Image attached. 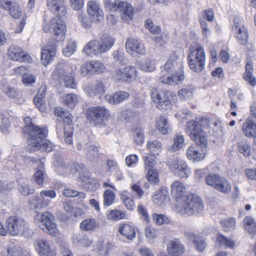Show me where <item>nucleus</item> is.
Segmentation results:
<instances>
[{
    "instance_id": "1",
    "label": "nucleus",
    "mask_w": 256,
    "mask_h": 256,
    "mask_svg": "<svg viewBox=\"0 0 256 256\" xmlns=\"http://www.w3.org/2000/svg\"><path fill=\"white\" fill-rule=\"evenodd\" d=\"M208 122L206 118H202L199 121L190 120L186 126V132L202 148H206L208 146L207 139L202 127L208 126Z\"/></svg>"
},
{
    "instance_id": "2",
    "label": "nucleus",
    "mask_w": 256,
    "mask_h": 256,
    "mask_svg": "<svg viewBox=\"0 0 256 256\" xmlns=\"http://www.w3.org/2000/svg\"><path fill=\"white\" fill-rule=\"evenodd\" d=\"M180 211L188 216L196 213L200 214L204 210V204L202 200L196 195L188 194L182 197V199L177 203Z\"/></svg>"
},
{
    "instance_id": "3",
    "label": "nucleus",
    "mask_w": 256,
    "mask_h": 256,
    "mask_svg": "<svg viewBox=\"0 0 256 256\" xmlns=\"http://www.w3.org/2000/svg\"><path fill=\"white\" fill-rule=\"evenodd\" d=\"M190 68L194 72H200L204 68L206 54L202 46L198 44L190 46L188 56Z\"/></svg>"
},
{
    "instance_id": "4",
    "label": "nucleus",
    "mask_w": 256,
    "mask_h": 256,
    "mask_svg": "<svg viewBox=\"0 0 256 256\" xmlns=\"http://www.w3.org/2000/svg\"><path fill=\"white\" fill-rule=\"evenodd\" d=\"M24 131L28 132L30 136L28 148L30 151L39 150L40 142H42V140L46 137L48 132L46 128L40 127L34 124L25 126Z\"/></svg>"
},
{
    "instance_id": "5",
    "label": "nucleus",
    "mask_w": 256,
    "mask_h": 256,
    "mask_svg": "<svg viewBox=\"0 0 256 256\" xmlns=\"http://www.w3.org/2000/svg\"><path fill=\"white\" fill-rule=\"evenodd\" d=\"M54 220V216L48 212L38 214L34 220L41 230L52 236H57L59 234V230Z\"/></svg>"
},
{
    "instance_id": "6",
    "label": "nucleus",
    "mask_w": 256,
    "mask_h": 256,
    "mask_svg": "<svg viewBox=\"0 0 256 256\" xmlns=\"http://www.w3.org/2000/svg\"><path fill=\"white\" fill-rule=\"evenodd\" d=\"M105 7L110 11H118L120 14V18L124 22H129L134 17V8L132 5L120 0H104Z\"/></svg>"
},
{
    "instance_id": "7",
    "label": "nucleus",
    "mask_w": 256,
    "mask_h": 256,
    "mask_svg": "<svg viewBox=\"0 0 256 256\" xmlns=\"http://www.w3.org/2000/svg\"><path fill=\"white\" fill-rule=\"evenodd\" d=\"M86 114L92 124L102 126L106 124L105 121L109 116V112L104 107L98 106L89 108Z\"/></svg>"
},
{
    "instance_id": "8",
    "label": "nucleus",
    "mask_w": 256,
    "mask_h": 256,
    "mask_svg": "<svg viewBox=\"0 0 256 256\" xmlns=\"http://www.w3.org/2000/svg\"><path fill=\"white\" fill-rule=\"evenodd\" d=\"M151 98L152 102L156 104V107L162 110H166L172 107L170 100L171 92L170 91H159L156 88L151 90Z\"/></svg>"
},
{
    "instance_id": "9",
    "label": "nucleus",
    "mask_w": 256,
    "mask_h": 256,
    "mask_svg": "<svg viewBox=\"0 0 256 256\" xmlns=\"http://www.w3.org/2000/svg\"><path fill=\"white\" fill-rule=\"evenodd\" d=\"M207 184L224 194L229 193L231 191V185L224 178L215 174H210L205 178Z\"/></svg>"
},
{
    "instance_id": "10",
    "label": "nucleus",
    "mask_w": 256,
    "mask_h": 256,
    "mask_svg": "<svg viewBox=\"0 0 256 256\" xmlns=\"http://www.w3.org/2000/svg\"><path fill=\"white\" fill-rule=\"evenodd\" d=\"M166 164L171 172L181 178H186L189 174V168L186 162L177 157H170Z\"/></svg>"
},
{
    "instance_id": "11",
    "label": "nucleus",
    "mask_w": 256,
    "mask_h": 256,
    "mask_svg": "<svg viewBox=\"0 0 256 256\" xmlns=\"http://www.w3.org/2000/svg\"><path fill=\"white\" fill-rule=\"evenodd\" d=\"M27 225V222L22 218L12 216L8 218L6 222V228L7 232L11 236H16Z\"/></svg>"
},
{
    "instance_id": "12",
    "label": "nucleus",
    "mask_w": 256,
    "mask_h": 256,
    "mask_svg": "<svg viewBox=\"0 0 256 256\" xmlns=\"http://www.w3.org/2000/svg\"><path fill=\"white\" fill-rule=\"evenodd\" d=\"M105 70V66L99 61L92 60L84 64L80 68V74L84 76H92L95 74L102 72Z\"/></svg>"
},
{
    "instance_id": "13",
    "label": "nucleus",
    "mask_w": 256,
    "mask_h": 256,
    "mask_svg": "<svg viewBox=\"0 0 256 256\" xmlns=\"http://www.w3.org/2000/svg\"><path fill=\"white\" fill-rule=\"evenodd\" d=\"M51 25H53L54 36L51 42H57L63 40L65 38L66 26L64 22L60 18L56 17L51 20Z\"/></svg>"
},
{
    "instance_id": "14",
    "label": "nucleus",
    "mask_w": 256,
    "mask_h": 256,
    "mask_svg": "<svg viewBox=\"0 0 256 256\" xmlns=\"http://www.w3.org/2000/svg\"><path fill=\"white\" fill-rule=\"evenodd\" d=\"M56 52V42H49L46 46L42 48L41 60L43 64L46 66L54 58Z\"/></svg>"
},
{
    "instance_id": "15",
    "label": "nucleus",
    "mask_w": 256,
    "mask_h": 256,
    "mask_svg": "<svg viewBox=\"0 0 256 256\" xmlns=\"http://www.w3.org/2000/svg\"><path fill=\"white\" fill-rule=\"evenodd\" d=\"M8 57L14 61L30 62L31 60L30 55L23 51L22 48L16 46H10L8 48Z\"/></svg>"
},
{
    "instance_id": "16",
    "label": "nucleus",
    "mask_w": 256,
    "mask_h": 256,
    "mask_svg": "<svg viewBox=\"0 0 256 256\" xmlns=\"http://www.w3.org/2000/svg\"><path fill=\"white\" fill-rule=\"evenodd\" d=\"M46 6L50 12L56 15V17H62L66 12V4L63 0H46Z\"/></svg>"
},
{
    "instance_id": "17",
    "label": "nucleus",
    "mask_w": 256,
    "mask_h": 256,
    "mask_svg": "<svg viewBox=\"0 0 256 256\" xmlns=\"http://www.w3.org/2000/svg\"><path fill=\"white\" fill-rule=\"evenodd\" d=\"M63 118L64 122L66 124V126H64V141L68 144H71L72 143V130L73 128L71 124L72 120V116L68 112H64L62 116Z\"/></svg>"
},
{
    "instance_id": "18",
    "label": "nucleus",
    "mask_w": 256,
    "mask_h": 256,
    "mask_svg": "<svg viewBox=\"0 0 256 256\" xmlns=\"http://www.w3.org/2000/svg\"><path fill=\"white\" fill-rule=\"evenodd\" d=\"M35 248L40 256H56L55 252L50 248V242L46 240H36Z\"/></svg>"
},
{
    "instance_id": "19",
    "label": "nucleus",
    "mask_w": 256,
    "mask_h": 256,
    "mask_svg": "<svg viewBox=\"0 0 256 256\" xmlns=\"http://www.w3.org/2000/svg\"><path fill=\"white\" fill-rule=\"evenodd\" d=\"M136 68L133 66H128L124 68L118 70L116 71L115 77L118 80L129 81L135 78L136 75Z\"/></svg>"
},
{
    "instance_id": "20",
    "label": "nucleus",
    "mask_w": 256,
    "mask_h": 256,
    "mask_svg": "<svg viewBox=\"0 0 256 256\" xmlns=\"http://www.w3.org/2000/svg\"><path fill=\"white\" fill-rule=\"evenodd\" d=\"M126 48L128 52L131 54L134 52L144 54L146 51L144 46L138 40L132 38H128L126 40Z\"/></svg>"
},
{
    "instance_id": "21",
    "label": "nucleus",
    "mask_w": 256,
    "mask_h": 256,
    "mask_svg": "<svg viewBox=\"0 0 256 256\" xmlns=\"http://www.w3.org/2000/svg\"><path fill=\"white\" fill-rule=\"evenodd\" d=\"M84 91L89 97L101 95L105 92L104 84L100 81H97L96 84L89 83L84 88Z\"/></svg>"
},
{
    "instance_id": "22",
    "label": "nucleus",
    "mask_w": 256,
    "mask_h": 256,
    "mask_svg": "<svg viewBox=\"0 0 256 256\" xmlns=\"http://www.w3.org/2000/svg\"><path fill=\"white\" fill-rule=\"evenodd\" d=\"M234 28L236 30V39L242 45H246L248 42V34L246 28L241 24H238L236 20H234Z\"/></svg>"
},
{
    "instance_id": "23",
    "label": "nucleus",
    "mask_w": 256,
    "mask_h": 256,
    "mask_svg": "<svg viewBox=\"0 0 256 256\" xmlns=\"http://www.w3.org/2000/svg\"><path fill=\"white\" fill-rule=\"evenodd\" d=\"M87 12L90 16H92L93 19L97 20L98 22H100L103 20V12L96 1H90L88 3Z\"/></svg>"
},
{
    "instance_id": "24",
    "label": "nucleus",
    "mask_w": 256,
    "mask_h": 256,
    "mask_svg": "<svg viewBox=\"0 0 256 256\" xmlns=\"http://www.w3.org/2000/svg\"><path fill=\"white\" fill-rule=\"evenodd\" d=\"M184 252V246L178 239L171 240L168 244L167 252L172 256H180Z\"/></svg>"
},
{
    "instance_id": "25",
    "label": "nucleus",
    "mask_w": 256,
    "mask_h": 256,
    "mask_svg": "<svg viewBox=\"0 0 256 256\" xmlns=\"http://www.w3.org/2000/svg\"><path fill=\"white\" fill-rule=\"evenodd\" d=\"M6 10H8L11 16L16 19L19 18L22 14V10L20 6L16 2H12L10 0H3V4L1 6Z\"/></svg>"
},
{
    "instance_id": "26",
    "label": "nucleus",
    "mask_w": 256,
    "mask_h": 256,
    "mask_svg": "<svg viewBox=\"0 0 256 256\" xmlns=\"http://www.w3.org/2000/svg\"><path fill=\"white\" fill-rule=\"evenodd\" d=\"M171 192L173 196L176 200L177 203L182 199V197L187 194H185L186 188L184 184L179 181H175L171 186Z\"/></svg>"
},
{
    "instance_id": "27",
    "label": "nucleus",
    "mask_w": 256,
    "mask_h": 256,
    "mask_svg": "<svg viewBox=\"0 0 256 256\" xmlns=\"http://www.w3.org/2000/svg\"><path fill=\"white\" fill-rule=\"evenodd\" d=\"M130 94L124 91H120L112 95H106V100L110 104H117L128 99Z\"/></svg>"
},
{
    "instance_id": "28",
    "label": "nucleus",
    "mask_w": 256,
    "mask_h": 256,
    "mask_svg": "<svg viewBox=\"0 0 256 256\" xmlns=\"http://www.w3.org/2000/svg\"><path fill=\"white\" fill-rule=\"evenodd\" d=\"M199 146H190L186 152L188 158L190 160L200 161L202 160L205 157V153L202 150V152H200Z\"/></svg>"
},
{
    "instance_id": "29",
    "label": "nucleus",
    "mask_w": 256,
    "mask_h": 256,
    "mask_svg": "<svg viewBox=\"0 0 256 256\" xmlns=\"http://www.w3.org/2000/svg\"><path fill=\"white\" fill-rule=\"evenodd\" d=\"M50 200L44 198L40 196H32L28 202V204L31 210H36L46 207L49 204Z\"/></svg>"
},
{
    "instance_id": "30",
    "label": "nucleus",
    "mask_w": 256,
    "mask_h": 256,
    "mask_svg": "<svg viewBox=\"0 0 256 256\" xmlns=\"http://www.w3.org/2000/svg\"><path fill=\"white\" fill-rule=\"evenodd\" d=\"M18 190L22 196H27L34 192V188L29 186L28 180L26 178H20L18 180Z\"/></svg>"
},
{
    "instance_id": "31",
    "label": "nucleus",
    "mask_w": 256,
    "mask_h": 256,
    "mask_svg": "<svg viewBox=\"0 0 256 256\" xmlns=\"http://www.w3.org/2000/svg\"><path fill=\"white\" fill-rule=\"evenodd\" d=\"M184 78V76L182 71L178 72H176L172 76H162L159 78V82L166 84H178L179 82H181Z\"/></svg>"
},
{
    "instance_id": "32",
    "label": "nucleus",
    "mask_w": 256,
    "mask_h": 256,
    "mask_svg": "<svg viewBox=\"0 0 256 256\" xmlns=\"http://www.w3.org/2000/svg\"><path fill=\"white\" fill-rule=\"evenodd\" d=\"M242 130L244 135L248 138L256 137V123L252 120H247L243 124Z\"/></svg>"
},
{
    "instance_id": "33",
    "label": "nucleus",
    "mask_w": 256,
    "mask_h": 256,
    "mask_svg": "<svg viewBox=\"0 0 256 256\" xmlns=\"http://www.w3.org/2000/svg\"><path fill=\"white\" fill-rule=\"evenodd\" d=\"M86 150V156L89 161L97 162L100 154L98 148L94 145L90 144L84 149Z\"/></svg>"
},
{
    "instance_id": "34",
    "label": "nucleus",
    "mask_w": 256,
    "mask_h": 256,
    "mask_svg": "<svg viewBox=\"0 0 256 256\" xmlns=\"http://www.w3.org/2000/svg\"><path fill=\"white\" fill-rule=\"evenodd\" d=\"M118 232L129 240L136 237V232L134 228L128 224H122L119 226Z\"/></svg>"
},
{
    "instance_id": "35",
    "label": "nucleus",
    "mask_w": 256,
    "mask_h": 256,
    "mask_svg": "<svg viewBox=\"0 0 256 256\" xmlns=\"http://www.w3.org/2000/svg\"><path fill=\"white\" fill-rule=\"evenodd\" d=\"M253 65L250 60H248L246 65V72L244 74V78L248 84L254 86L256 84V78L253 75Z\"/></svg>"
},
{
    "instance_id": "36",
    "label": "nucleus",
    "mask_w": 256,
    "mask_h": 256,
    "mask_svg": "<svg viewBox=\"0 0 256 256\" xmlns=\"http://www.w3.org/2000/svg\"><path fill=\"white\" fill-rule=\"evenodd\" d=\"M98 42L100 45L99 46L100 52H104L109 50L113 46L114 40L110 36L104 34L101 36Z\"/></svg>"
},
{
    "instance_id": "37",
    "label": "nucleus",
    "mask_w": 256,
    "mask_h": 256,
    "mask_svg": "<svg viewBox=\"0 0 256 256\" xmlns=\"http://www.w3.org/2000/svg\"><path fill=\"white\" fill-rule=\"evenodd\" d=\"M68 66L65 62H59L52 75V78L56 80H62L66 76V68Z\"/></svg>"
},
{
    "instance_id": "38",
    "label": "nucleus",
    "mask_w": 256,
    "mask_h": 256,
    "mask_svg": "<svg viewBox=\"0 0 256 256\" xmlns=\"http://www.w3.org/2000/svg\"><path fill=\"white\" fill-rule=\"evenodd\" d=\"M156 128L162 134L170 132L172 130L166 118L164 116L158 118L156 122Z\"/></svg>"
},
{
    "instance_id": "39",
    "label": "nucleus",
    "mask_w": 256,
    "mask_h": 256,
    "mask_svg": "<svg viewBox=\"0 0 256 256\" xmlns=\"http://www.w3.org/2000/svg\"><path fill=\"white\" fill-rule=\"evenodd\" d=\"M78 19L81 26L86 29L90 28L94 22H98L96 18L93 19L92 16H87L84 13L78 14Z\"/></svg>"
},
{
    "instance_id": "40",
    "label": "nucleus",
    "mask_w": 256,
    "mask_h": 256,
    "mask_svg": "<svg viewBox=\"0 0 256 256\" xmlns=\"http://www.w3.org/2000/svg\"><path fill=\"white\" fill-rule=\"evenodd\" d=\"M78 102V96L74 94H67L63 96L62 103L73 109Z\"/></svg>"
},
{
    "instance_id": "41",
    "label": "nucleus",
    "mask_w": 256,
    "mask_h": 256,
    "mask_svg": "<svg viewBox=\"0 0 256 256\" xmlns=\"http://www.w3.org/2000/svg\"><path fill=\"white\" fill-rule=\"evenodd\" d=\"M243 222L245 229L250 234L252 235L256 234V222L252 217L249 216L245 217Z\"/></svg>"
},
{
    "instance_id": "42",
    "label": "nucleus",
    "mask_w": 256,
    "mask_h": 256,
    "mask_svg": "<svg viewBox=\"0 0 256 256\" xmlns=\"http://www.w3.org/2000/svg\"><path fill=\"white\" fill-rule=\"evenodd\" d=\"M185 234L186 236L190 237V238H194V245L195 248L200 252H202L204 250L206 244L204 242V241L199 236H194V234L190 232H186L185 233Z\"/></svg>"
},
{
    "instance_id": "43",
    "label": "nucleus",
    "mask_w": 256,
    "mask_h": 256,
    "mask_svg": "<svg viewBox=\"0 0 256 256\" xmlns=\"http://www.w3.org/2000/svg\"><path fill=\"white\" fill-rule=\"evenodd\" d=\"M7 252L8 256H30L26 250L16 246L8 248Z\"/></svg>"
},
{
    "instance_id": "44",
    "label": "nucleus",
    "mask_w": 256,
    "mask_h": 256,
    "mask_svg": "<svg viewBox=\"0 0 256 256\" xmlns=\"http://www.w3.org/2000/svg\"><path fill=\"white\" fill-rule=\"evenodd\" d=\"M167 196V192L165 190L160 189L158 190L152 198V201L158 205H161L165 201Z\"/></svg>"
},
{
    "instance_id": "45",
    "label": "nucleus",
    "mask_w": 256,
    "mask_h": 256,
    "mask_svg": "<svg viewBox=\"0 0 256 256\" xmlns=\"http://www.w3.org/2000/svg\"><path fill=\"white\" fill-rule=\"evenodd\" d=\"M96 226V221L94 218L86 219L80 224V227L82 230L88 231L94 230Z\"/></svg>"
},
{
    "instance_id": "46",
    "label": "nucleus",
    "mask_w": 256,
    "mask_h": 256,
    "mask_svg": "<svg viewBox=\"0 0 256 256\" xmlns=\"http://www.w3.org/2000/svg\"><path fill=\"white\" fill-rule=\"evenodd\" d=\"M104 204L106 206H110L112 205L115 199V194L110 190H106L103 194Z\"/></svg>"
},
{
    "instance_id": "47",
    "label": "nucleus",
    "mask_w": 256,
    "mask_h": 256,
    "mask_svg": "<svg viewBox=\"0 0 256 256\" xmlns=\"http://www.w3.org/2000/svg\"><path fill=\"white\" fill-rule=\"evenodd\" d=\"M36 76L30 73L22 74V82L26 86H33L36 82Z\"/></svg>"
},
{
    "instance_id": "48",
    "label": "nucleus",
    "mask_w": 256,
    "mask_h": 256,
    "mask_svg": "<svg viewBox=\"0 0 256 256\" xmlns=\"http://www.w3.org/2000/svg\"><path fill=\"white\" fill-rule=\"evenodd\" d=\"M237 146L239 152L244 156L248 157L250 155V146L246 142H238Z\"/></svg>"
},
{
    "instance_id": "49",
    "label": "nucleus",
    "mask_w": 256,
    "mask_h": 256,
    "mask_svg": "<svg viewBox=\"0 0 256 256\" xmlns=\"http://www.w3.org/2000/svg\"><path fill=\"white\" fill-rule=\"evenodd\" d=\"M184 142V137L182 136L178 135L174 140V144L168 147V149L172 152L178 150L182 148Z\"/></svg>"
},
{
    "instance_id": "50",
    "label": "nucleus",
    "mask_w": 256,
    "mask_h": 256,
    "mask_svg": "<svg viewBox=\"0 0 256 256\" xmlns=\"http://www.w3.org/2000/svg\"><path fill=\"white\" fill-rule=\"evenodd\" d=\"M146 178L148 181L152 184H156L160 182L158 172L157 170H148Z\"/></svg>"
},
{
    "instance_id": "51",
    "label": "nucleus",
    "mask_w": 256,
    "mask_h": 256,
    "mask_svg": "<svg viewBox=\"0 0 256 256\" xmlns=\"http://www.w3.org/2000/svg\"><path fill=\"white\" fill-rule=\"evenodd\" d=\"M216 240L220 245L232 248L235 246L234 242L230 239H228L222 234H218Z\"/></svg>"
},
{
    "instance_id": "52",
    "label": "nucleus",
    "mask_w": 256,
    "mask_h": 256,
    "mask_svg": "<svg viewBox=\"0 0 256 256\" xmlns=\"http://www.w3.org/2000/svg\"><path fill=\"white\" fill-rule=\"evenodd\" d=\"M62 194L64 196L70 198L78 196L80 199H84L86 198L84 193L72 189H66L63 190Z\"/></svg>"
},
{
    "instance_id": "53",
    "label": "nucleus",
    "mask_w": 256,
    "mask_h": 256,
    "mask_svg": "<svg viewBox=\"0 0 256 256\" xmlns=\"http://www.w3.org/2000/svg\"><path fill=\"white\" fill-rule=\"evenodd\" d=\"M140 68L146 72H150L153 71L155 66L153 63L149 60H145L142 62L138 65Z\"/></svg>"
},
{
    "instance_id": "54",
    "label": "nucleus",
    "mask_w": 256,
    "mask_h": 256,
    "mask_svg": "<svg viewBox=\"0 0 256 256\" xmlns=\"http://www.w3.org/2000/svg\"><path fill=\"white\" fill-rule=\"evenodd\" d=\"M134 140L138 145L142 144L144 142V130L141 128H138L134 132Z\"/></svg>"
},
{
    "instance_id": "55",
    "label": "nucleus",
    "mask_w": 256,
    "mask_h": 256,
    "mask_svg": "<svg viewBox=\"0 0 256 256\" xmlns=\"http://www.w3.org/2000/svg\"><path fill=\"white\" fill-rule=\"evenodd\" d=\"M145 26L152 34H158L161 31L160 26L154 24L153 22L149 20H146Z\"/></svg>"
},
{
    "instance_id": "56",
    "label": "nucleus",
    "mask_w": 256,
    "mask_h": 256,
    "mask_svg": "<svg viewBox=\"0 0 256 256\" xmlns=\"http://www.w3.org/2000/svg\"><path fill=\"white\" fill-rule=\"evenodd\" d=\"M144 162L145 163L146 169L148 170H156L154 168L156 162L154 160V158L153 156H146L144 158Z\"/></svg>"
},
{
    "instance_id": "57",
    "label": "nucleus",
    "mask_w": 256,
    "mask_h": 256,
    "mask_svg": "<svg viewBox=\"0 0 256 256\" xmlns=\"http://www.w3.org/2000/svg\"><path fill=\"white\" fill-rule=\"evenodd\" d=\"M193 89L191 86H187L178 91V96L182 99H185L190 97L192 94Z\"/></svg>"
},
{
    "instance_id": "58",
    "label": "nucleus",
    "mask_w": 256,
    "mask_h": 256,
    "mask_svg": "<svg viewBox=\"0 0 256 256\" xmlns=\"http://www.w3.org/2000/svg\"><path fill=\"white\" fill-rule=\"evenodd\" d=\"M125 214L119 210H113L108 214V218L110 220H118L124 218Z\"/></svg>"
},
{
    "instance_id": "59",
    "label": "nucleus",
    "mask_w": 256,
    "mask_h": 256,
    "mask_svg": "<svg viewBox=\"0 0 256 256\" xmlns=\"http://www.w3.org/2000/svg\"><path fill=\"white\" fill-rule=\"evenodd\" d=\"M147 146L152 152H159L162 149V144L158 140H150L147 142Z\"/></svg>"
},
{
    "instance_id": "60",
    "label": "nucleus",
    "mask_w": 256,
    "mask_h": 256,
    "mask_svg": "<svg viewBox=\"0 0 256 256\" xmlns=\"http://www.w3.org/2000/svg\"><path fill=\"white\" fill-rule=\"evenodd\" d=\"M222 228L224 231L228 232L233 228L236 225V222L234 218H230L222 220Z\"/></svg>"
},
{
    "instance_id": "61",
    "label": "nucleus",
    "mask_w": 256,
    "mask_h": 256,
    "mask_svg": "<svg viewBox=\"0 0 256 256\" xmlns=\"http://www.w3.org/2000/svg\"><path fill=\"white\" fill-rule=\"evenodd\" d=\"M54 146V145L52 142L44 138L42 140V142H40V147L39 149H42V150L50 152L53 150Z\"/></svg>"
},
{
    "instance_id": "62",
    "label": "nucleus",
    "mask_w": 256,
    "mask_h": 256,
    "mask_svg": "<svg viewBox=\"0 0 256 256\" xmlns=\"http://www.w3.org/2000/svg\"><path fill=\"white\" fill-rule=\"evenodd\" d=\"M64 80V84L66 87L76 88V83L75 82L74 78L70 76H66L62 80Z\"/></svg>"
},
{
    "instance_id": "63",
    "label": "nucleus",
    "mask_w": 256,
    "mask_h": 256,
    "mask_svg": "<svg viewBox=\"0 0 256 256\" xmlns=\"http://www.w3.org/2000/svg\"><path fill=\"white\" fill-rule=\"evenodd\" d=\"M76 48V42H68L66 46V47L63 50V53L64 55L67 57L70 56L74 52Z\"/></svg>"
},
{
    "instance_id": "64",
    "label": "nucleus",
    "mask_w": 256,
    "mask_h": 256,
    "mask_svg": "<svg viewBox=\"0 0 256 256\" xmlns=\"http://www.w3.org/2000/svg\"><path fill=\"white\" fill-rule=\"evenodd\" d=\"M3 92L10 98H15L18 94V92L14 88L10 86H7L4 88Z\"/></svg>"
}]
</instances>
